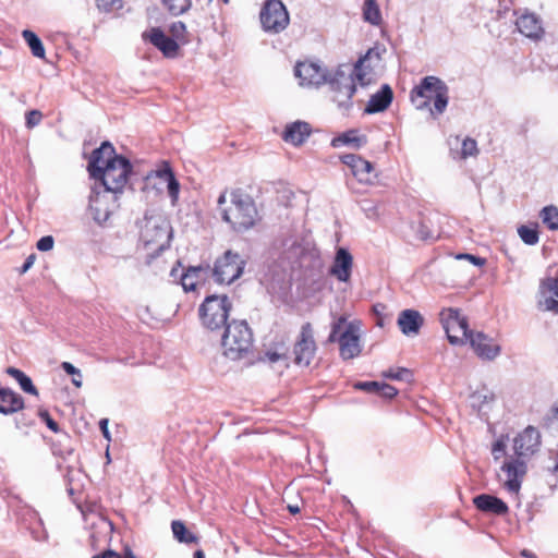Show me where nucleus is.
<instances>
[{
    "label": "nucleus",
    "mask_w": 558,
    "mask_h": 558,
    "mask_svg": "<svg viewBox=\"0 0 558 558\" xmlns=\"http://www.w3.org/2000/svg\"><path fill=\"white\" fill-rule=\"evenodd\" d=\"M367 143L365 135H361L357 130H349L331 141V146L335 148L343 145L351 146L353 148H361Z\"/></svg>",
    "instance_id": "nucleus-27"
},
{
    "label": "nucleus",
    "mask_w": 558,
    "mask_h": 558,
    "mask_svg": "<svg viewBox=\"0 0 558 558\" xmlns=\"http://www.w3.org/2000/svg\"><path fill=\"white\" fill-rule=\"evenodd\" d=\"M227 202V198H226V192L221 193L218 197V207L222 210V205H225Z\"/></svg>",
    "instance_id": "nucleus-57"
},
{
    "label": "nucleus",
    "mask_w": 558,
    "mask_h": 558,
    "mask_svg": "<svg viewBox=\"0 0 558 558\" xmlns=\"http://www.w3.org/2000/svg\"><path fill=\"white\" fill-rule=\"evenodd\" d=\"M173 536L180 543L192 544L197 543L198 538L193 533L186 530V526L182 521L175 520L171 523Z\"/></svg>",
    "instance_id": "nucleus-32"
},
{
    "label": "nucleus",
    "mask_w": 558,
    "mask_h": 558,
    "mask_svg": "<svg viewBox=\"0 0 558 558\" xmlns=\"http://www.w3.org/2000/svg\"><path fill=\"white\" fill-rule=\"evenodd\" d=\"M371 53H372V50H368L364 57L360 58L356 61V63L354 64L353 68L343 65L347 71V74H352L353 82L355 84L359 83L361 86H366L371 83V78L368 77L369 73H367L365 71V65H364L366 60L369 58Z\"/></svg>",
    "instance_id": "nucleus-28"
},
{
    "label": "nucleus",
    "mask_w": 558,
    "mask_h": 558,
    "mask_svg": "<svg viewBox=\"0 0 558 558\" xmlns=\"http://www.w3.org/2000/svg\"><path fill=\"white\" fill-rule=\"evenodd\" d=\"M316 350L312 325L305 323L302 325L293 347L294 363L299 366H308L315 356Z\"/></svg>",
    "instance_id": "nucleus-13"
},
{
    "label": "nucleus",
    "mask_w": 558,
    "mask_h": 558,
    "mask_svg": "<svg viewBox=\"0 0 558 558\" xmlns=\"http://www.w3.org/2000/svg\"><path fill=\"white\" fill-rule=\"evenodd\" d=\"M310 134L311 128L308 123L303 121H295L286 126L282 138L287 143L299 146L305 142Z\"/></svg>",
    "instance_id": "nucleus-25"
},
{
    "label": "nucleus",
    "mask_w": 558,
    "mask_h": 558,
    "mask_svg": "<svg viewBox=\"0 0 558 558\" xmlns=\"http://www.w3.org/2000/svg\"><path fill=\"white\" fill-rule=\"evenodd\" d=\"M466 342L470 343L476 355L485 361L495 360L501 351L500 345L482 331H473Z\"/></svg>",
    "instance_id": "nucleus-18"
},
{
    "label": "nucleus",
    "mask_w": 558,
    "mask_h": 558,
    "mask_svg": "<svg viewBox=\"0 0 558 558\" xmlns=\"http://www.w3.org/2000/svg\"><path fill=\"white\" fill-rule=\"evenodd\" d=\"M294 75L303 86H319L328 82V72L318 63L312 61L298 62Z\"/></svg>",
    "instance_id": "nucleus-16"
},
{
    "label": "nucleus",
    "mask_w": 558,
    "mask_h": 558,
    "mask_svg": "<svg viewBox=\"0 0 558 558\" xmlns=\"http://www.w3.org/2000/svg\"><path fill=\"white\" fill-rule=\"evenodd\" d=\"M122 558H136V556L134 555L130 547H125L124 556Z\"/></svg>",
    "instance_id": "nucleus-58"
},
{
    "label": "nucleus",
    "mask_w": 558,
    "mask_h": 558,
    "mask_svg": "<svg viewBox=\"0 0 558 558\" xmlns=\"http://www.w3.org/2000/svg\"><path fill=\"white\" fill-rule=\"evenodd\" d=\"M170 31L174 37L179 38L185 33V24L182 22H175L171 25Z\"/></svg>",
    "instance_id": "nucleus-52"
},
{
    "label": "nucleus",
    "mask_w": 558,
    "mask_h": 558,
    "mask_svg": "<svg viewBox=\"0 0 558 558\" xmlns=\"http://www.w3.org/2000/svg\"><path fill=\"white\" fill-rule=\"evenodd\" d=\"M434 99L432 114H441L449 101V88L444 81L436 76H426L411 92V100L417 109L426 108L429 100Z\"/></svg>",
    "instance_id": "nucleus-4"
},
{
    "label": "nucleus",
    "mask_w": 558,
    "mask_h": 558,
    "mask_svg": "<svg viewBox=\"0 0 558 558\" xmlns=\"http://www.w3.org/2000/svg\"><path fill=\"white\" fill-rule=\"evenodd\" d=\"M328 341H338L339 353L343 360H352L359 356L362 352L360 324L357 322L347 323L345 317L340 316L331 325Z\"/></svg>",
    "instance_id": "nucleus-6"
},
{
    "label": "nucleus",
    "mask_w": 558,
    "mask_h": 558,
    "mask_svg": "<svg viewBox=\"0 0 558 558\" xmlns=\"http://www.w3.org/2000/svg\"><path fill=\"white\" fill-rule=\"evenodd\" d=\"M246 260L239 253L228 250L215 260L211 276L219 284H231L243 275Z\"/></svg>",
    "instance_id": "nucleus-8"
},
{
    "label": "nucleus",
    "mask_w": 558,
    "mask_h": 558,
    "mask_svg": "<svg viewBox=\"0 0 558 558\" xmlns=\"http://www.w3.org/2000/svg\"><path fill=\"white\" fill-rule=\"evenodd\" d=\"M439 319L451 344L462 345L466 343L473 330L469 328L468 319L461 315L460 310L444 308L439 313Z\"/></svg>",
    "instance_id": "nucleus-9"
},
{
    "label": "nucleus",
    "mask_w": 558,
    "mask_h": 558,
    "mask_svg": "<svg viewBox=\"0 0 558 558\" xmlns=\"http://www.w3.org/2000/svg\"><path fill=\"white\" fill-rule=\"evenodd\" d=\"M35 258V254H31L29 256H27L23 266L20 269V272L25 274L34 265Z\"/></svg>",
    "instance_id": "nucleus-53"
},
{
    "label": "nucleus",
    "mask_w": 558,
    "mask_h": 558,
    "mask_svg": "<svg viewBox=\"0 0 558 558\" xmlns=\"http://www.w3.org/2000/svg\"><path fill=\"white\" fill-rule=\"evenodd\" d=\"M120 0H96L97 7L106 12L111 11Z\"/></svg>",
    "instance_id": "nucleus-49"
},
{
    "label": "nucleus",
    "mask_w": 558,
    "mask_h": 558,
    "mask_svg": "<svg viewBox=\"0 0 558 558\" xmlns=\"http://www.w3.org/2000/svg\"><path fill=\"white\" fill-rule=\"evenodd\" d=\"M477 153L478 149L475 140L468 137L462 142L461 155L463 158L475 156Z\"/></svg>",
    "instance_id": "nucleus-39"
},
{
    "label": "nucleus",
    "mask_w": 558,
    "mask_h": 558,
    "mask_svg": "<svg viewBox=\"0 0 558 558\" xmlns=\"http://www.w3.org/2000/svg\"><path fill=\"white\" fill-rule=\"evenodd\" d=\"M542 289L545 292H548L549 295L558 300V279L548 278L542 284Z\"/></svg>",
    "instance_id": "nucleus-42"
},
{
    "label": "nucleus",
    "mask_w": 558,
    "mask_h": 558,
    "mask_svg": "<svg viewBox=\"0 0 558 558\" xmlns=\"http://www.w3.org/2000/svg\"><path fill=\"white\" fill-rule=\"evenodd\" d=\"M363 17L372 25L380 24L381 13L376 0H364Z\"/></svg>",
    "instance_id": "nucleus-33"
},
{
    "label": "nucleus",
    "mask_w": 558,
    "mask_h": 558,
    "mask_svg": "<svg viewBox=\"0 0 558 558\" xmlns=\"http://www.w3.org/2000/svg\"><path fill=\"white\" fill-rule=\"evenodd\" d=\"M473 504L480 511L494 515H505L509 511V507L504 500L488 494L475 496Z\"/></svg>",
    "instance_id": "nucleus-22"
},
{
    "label": "nucleus",
    "mask_w": 558,
    "mask_h": 558,
    "mask_svg": "<svg viewBox=\"0 0 558 558\" xmlns=\"http://www.w3.org/2000/svg\"><path fill=\"white\" fill-rule=\"evenodd\" d=\"M501 471L506 474L505 488L509 493L518 494L526 474V463L519 457L511 458L504 462Z\"/></svg>",
    "instance_id": "nucleus-17"
},
{
    "label": "nucleus",
    "mask_w": 558,
    "mask_h": 558,
    "mask_svg": "<svg viewBox=\"0 0 558 558\" xmlns=\"http://www.w3.org/2000/svg\"><path fill=\"white\" fill-rule=\"evenodd\" d=\"M522 555L525 556V557H529V558H533L534 557V555L531 551L526 550V549H524L522 551Z\"/></svg>",
    "instance_id": "nucleus-62"
},
{
    "label": "nucleus",
    "mask_w": 558,
    "mask_h": 558,
    "mask_svg": "<svg viewBox=\"0 0 558 558\" xmlns=\"http://www.w3.org/2000/svg\"><path fill=\"white\" fill-rule=\"evenodd\" d=\"M557 415H558V408L556 409Z\"/></svg>",
    "instance_id": "nucleus-63"
},
{
    "label": "nucleus",
    "mask_w": 558,
    "mask_h": 558,
    "mask_svg": "<svg viewBox=\"0 0 558 558\" xmlns=\"http://www.w3.org/2000/svg\"><path fill=\"white\" fill-rule=\"evenodd\" d=\"M22 36L26 44L28 45L32 53L36 58L44 59L45 58V48L40 40V38L32 31L25 29L22 33Z\"/></svg>",
    "instance_id": "nucleus-31"
},
{
    "label": "nucleus",
    "mask_w": 558,
    "mask_h": 558,
    "mask_svg": "<svg viewBox=\"0 0 558 558\" xmlns=\"http://www.w3.org/2000/svg\"><path fill=\"white\" fill-rule=\"evenodd\" d=\"M393 98L392 89L389 85L384 84L381 88L371 96L368 104L365 108L366 113H377L386 110L391 104Z\"/></svg>",
    "instance_id": "nucleus-24"
},
{
    "label": "nucleus",
    "mask_w": 558,
    "mask_h": 558,
    "mask_svg": "<svg viewBox=\"0 0 558 558\" xmlns=\"http://www.w3.org/2000/svg\"><path fill=\"white\" fill-rule=\"evenodd\" d=\"M518 233L521 240L527 245H535L538 243L539 235L537 228H531L527 226H521L518 228Z\"/></svg>",
    "instance_id": "nucleus-36"
},
{
    "label": "nucleus",
    "mask_w": 558,
    "mask_h": 558,
    "mask_svg": "<svg viewBox=\"0 0 558 558\" xmlns=\"http://www.w3.org/2000/svg\"><path fill=\"white\" fill-rule=\"evenodd\" d=\"M140 236L146 247L156 245V253L160 254L170 246L172 231L161 215L146 214L141 225Z\"/></svg>",
    "instance_id": "nucleus-7"
},
{
    "label": "nucleus",
    "mask_w": 558,
    "mask_h": 558,
    "mask_svg": "<svg viewBox=\"0 0 558 558\" xmlns=\"http://www.w3.org/2000/svg\"><path fill=\"white\" fill-rule=\"evenodd\" d=\"M39 417L46 423L47 427L51 432L58 433L60 430L58 423L50 416L47 410H40Z\"/></svg>",
    "instance_id": "nucleus-43"
},
{
    "label": "nucleus",
    "mask_w": 558,
    "mask_h": 558,
    "mask_svg": "<svg viewBox=\"0 0 558 558\" xmlns=\"http://www.w3.org/2000/svg\"><path fill=\"white\" fill-rule=\"evenodd\" d=\"M288 510L292 513V514H296L300 512V507L299 506H288Z\"/></svg>",
    "instance_id": "nucleus-59"
},
{
    "label": "nucleus",
    "mask_w": 558,
    "mask_h": 558,
    "mask_svg": "<svg viewBox=\"0 0 558 558\" xmlns=\"http://www.w3.org/2000/svg\"><path fill=\"white\" fill-rule=\"evenodd\" d=\"M54 244V240L51 235H45L40 238L36 244L37 250L41 252H47L52 250Z\"/></svg>",
    "instance_id": "nucleus-46"
},
{
    "label": "nucleus",
    "mask_w": 558,
    "mask_h": 558,
    "mask_svg": "<svg viewBox=\"0 0 558 558\" xmlns=\"http://www.w3.org/2000/svg\"><path fill=\"white\" fill-rule=\"evenodd\" d=\"M43 113L39 110H31L26 112L25 124L28 129H33L40 123Z\"/></svg>",
    "instance_id": "nucleus-41"
},
{
    "label": "nucleus",
    "mask_w": 558,
    "mask_h": 558,
    "mask_svg": "<svg viewBox=\"0 0 558 558\" xmlns=\"http://www.w3.org/2000/svg\"><path fill=\"white\" fill-rule=\"evenodd\" d=\"M89 175L112 194H121L132 172L130 160L116 154L110 142H104L96 148L87 166Z\"/></svg>",
    "instance_id": "nucleus-1"
},
{
    "label": "nucleus",
    "mask_w": 558,
    "mask_h": 558,
    "mask_svg": "<svg viewBox=\"0 0 558 558\" xmlns=\"http://www.w3.org/2000/svg\"><path fill=\"white\" fill-rule=\"evenodd\" d=\"M210 269L209 265L206 267L196 266L190 267L185 272L180 275L181 284L184 291H194L202 272H206Z\"/></svg>",
    "instance_id": "nucleus-29"
},
{
    "label": "nucleus",
    "mask_w": 558,
    "mask_h": 558,
    "mask_svg": "<svg viewBox=\"0 0 558 558\" xmlns=\"http://www.w3.org/2000/svg\"><path fill=\"white\" fill-rule=\"evenodd\" d=\"M61 368L69 375L72 376V384L76 387V388H81L82 387V373L81 371L75 367L72 363L70 362H62L61 363Z\"/></svg>",
    "instance_id": "nucleus-38"
},
{
    "label": "nucleus",
    "mask_w": 558,
    "mask_h": 558,
    "mask_svg": "<svg viewBox=\"0 0 558 558\" xmlns=\"http://www.w3.org/2000/svg\"><path fill=\"white\" fill-rule=\"evenodd\" d=\"M232 303L226 294H211L205 298L198 307L202 326L209 331H223L228 322Z\"/></svg>",
    "instance_id": "nucleus-5"
},
{
    "label": "nucleus",
    "mask_w": 558,
    "mask_h": 558,
    "mask_svg": "<svg viewBox=\"0 0 558 558\" xmlns=\"http://www.w3.org/2000/svg\"><path fill=\"white\" fill-rule=\"evenodd\" d=\"M504 453L505 452V444L500 440L496 441L493 446V454L495 457V459H498L499 457L497 456V453Z\"/></svg>",
    "instance_id": "nucleus-56"
},
{
    "label": "nucleus",
    "mask_w": 558,
    "mask_h": 558,
    "mask_svg": "<svg viewBox=\"0 0 558 558\" xmlns=\"http://www.w3.org/2000/svg\"><path fill=\"white\" fill-rule=\"evenodd\" d=\"M99 427H100V430H101L104 437L107 438L108 440H110V434H109V429H108V418H101L99 422Z\"/></svg>",
    "instance_id": "nucleus-55"
},
{
    "label": "nucleus",
    "mask_w": 558,
    "mask_h": 558,
    "mask_svg": "<svg viewBox=\"0 0 558 558\" xmlns=\"http://www.w3.org/2000/svg\"><path fill=\"white\" fill-rule=\"evenodd\" d=\"M231 205L222 209V219L236 232H242L254 227L257 219V209L254 201L241 190H234L230 194Z\"/></svg>",
    "instance_id": "nucleus-3"
},
{
    "label": "nucleus",
    "mask_w": 558,
    "mask_h": 558,
    "mask_svg": "<svg viewBox=\"0 0 558 558\" xmlns=\"http://www.w3.org/2000/svg\"><path fill=\"white\" fill-rule=\"evenodd\" d=\"M379 381H357L354 384V388L357 390L365 391L367 393H375L377 395L378 389H380Z\"/></svg>",
    "instance_id": "nucleus-40"
},
{
    "label": "nucleus",
    "mask_w": 558,
    "mask_h": 558,
    "mask_svg": "<svg viewBox=\"0 0 558 558\" xmlns=\"http://www.w3.org/2000/svg\"><path fill=\"white\" fill-rule=\"evenodd\" d=\"M24 408L22 396L10 388L0 389V413L4 415L13 414Z\"/></svg>",
    "instance_id": "nucleus-26"
},
{
    "label": "nucleus",
    "mask_w": 558,
    "mask_h": 558,
    "mask_svg": "<svg viewBox=\"0 0 558 558\" xmlns=\"http://www.w3.org/2000/svg\"><path fill=\"white\" fill-rule=\"evenodd\" d=\"M397 393H398L397 388H395L393 386L386 384V383L380 384V389H378V392H377V395L381 396L385 399H391L395 396H397Z\"/></svg>",
    "instance_id": "nucleus-44"
},
{
    "label": "nucleus",
    "mask_w": 558,
    "mask_h": 558,
    "mask_svg": "<svg viewBox=\"0 0 558 558\" xmlns=\"http://www.w3.org/2000/svg\"><path fill=\"white\" fill-rule=\"evenodd\" d=\"M223 355L231 361L245 359L253 348V332L246 320L233 319L221 335Z\"/></svg>",
    "instance_id": "nucleus-2"
},
{
    "label": "nucleus",
    "mask_w": 558,
    "mask_h": 558,
    "mask_svg": "<svg viewBox=\"0 0 558 558\" xmlns=\"http://www.w3.org/2000/svg\"><path fill=\"white\" fill-rule=\"evenodd\" d=\"M143 38L159 49L165 57H177L179 51L178 43L173 38L167 36L159 27L150 28L149 32L143 34Z\"/></svg>",
    "instance_id": "nucleus-20"
},
{
    "label": "nucleus",
    "mask_w": 558,
    "mask_h": 558,
    "mask_svg": "<svg viewBox=\"0 0 558 558\" xmlns=\"http://www.w3.org/2000/svg\"><path fill=\"white\" fill-rule=\"evenodd\" d=\"M403 374H409V371L405 368H402L398 372L390 371L389 373L386 374V377L391 378V379H402Z\"/></svg>",
    "instance_id": "nucleus-54"
},
{
    "label": "nucleus",
    "mask_w": 558,
    "mask_h": 558,
    "mask_svg": "<svg viewBox=\"0 0 558 558\" xmlns=\"http://www.w3.org/2000/svg\"><path fill=\"white\" fill-rule=\"evenodd\" d=\"M458 259H468V262H471L475 266H483L485 264V259L472 254L462 253L457 255Z\"/></svg>",
    "instance_id": "nucleus-48"
},
{
    "label": "nucleus",
    "mask_w": 558,
    "mask_h": 558,
    "mask_svg": "<svg viewBox=\"0 0 558 558\" xmlns=\"http://www.w3.org/2000/svg\"><path fill=\"white\" fill-rule=\"evenodd\" d=\"M88 207L95 221L98 223L105 222L118 208V194H112L111 191L106 189L97 191V187H94L89 195Z\"/></svg>",
    "instance_id": "nucleus-12"
},
{
    "label": "nucleus",
    "mask_w": 558,
    "mask_h": 558,
    "mask_svg": "<svg viewBox=\"0 0 558 558\" xmlns=\"http://www.w3.org/2000/svg\"><path fill=\"white\" fill-rule=\"evenodd\" d=\"M166 175H168V180L165 182L167 183L168 194L171 198L172 205H175L179 199L180 184L175 179L174 173L167 172Z\"/></svg>",
    "instance_id": "nucleus-37"
},
{
    "label": "nucleus",
    "mask_w": 558,
    "mask_h": 558,
    "mask_svg": "<svg viewBox=\"0 0 558 558\" xmlns=\"http://www.w3.org/2000/svg\"><path fill=\"white\" fill-rule=\"evenodd\" d=\"M259 19L263 29L271 34L282 32L290 22L288 10L280 0H267L260 10Z\"/></svg>",
    "instance_id": "nucleus-10"
},
{
    "label": "nucleus",
    "mask_w": 558,
    "mask_h": 558,
    "mask_svg": "<svg viewBox=\"0 0 558 558\" xmlns=\"http://www.w3.org/2000/svg\"><path fill=\"white\" fill-rule=\"evenodd\" d=\"M342 163L351 169L352 174L360 183L374 184L377 173L373 163L355 154H345L340 157Z\"/></svg>",
    "instance_id": "nucleus-14"
},
{
    "label": "nucleus",
    "mask_w": 558,
    "mask_h": 558,
    "mask_svg": "<svg viewBox=\"0 0 558 558\" xmlns=\"http://www.w3.org/2000/svg\"><path fill=\"white\" fill-rule=\"evenodd\" d=\"M539 304L545 311L558 313V300L553 298V295L545 296Z\"/></svg>",
    "instance_id": "nucleus-45"
},
{
    "label": "nucleus",
    "mask_w": 558,
    "mask_h": 558,
    "mask_svg": "<svg viewBox=\"0 0 558 558\" xmlns=\"http://www.w3.org/2000/svg\"><path fill=\"white\" fill-rule=\"evenodd\" d=\"M170 277H172V278H174V279L179 277V269H178V267H173V268L171 269V271H170Z\"/></svg>",
    "instance_id": "nucleus-60"
},
{
    "label": "nucleus",
    "mask_w": 558,
    "mask_h": 558,
    "mask_svg": "<svg viewBox=\"0 0 558 558\" xmlns=\"http://www.w3.org/2000/svg\"><path fill=\"white\" fill-rule=\"evenodd\" d=\"M327 83L335 93L333 101L338 107L349 109L352 106L351 99L356 92L352 74H347L344 66L340 65Z\"/></svg>",
    "instance_id": "nucleus-11"
},
{
    "label": "nucleus",
    "mask_w": 558,
    "mask_h": 558,
    "mask_svg": "<svg viewBox=\"0 0 558 558\" xmlns=\"http://www.w3.org/2000/svg\"><path fill=\"white\" fill-rule=\"evenodd\" d=\"M193 558H205V554L203 550L198 549L194 553Z\"/></svg>",
    "instance_id": "nucleus-61"
},
{
    "label": "nucleus",
    "mask_w": 558,
    "mask_h": 558,
    "mask_svg": "<svg viewBox=\"0 0 558 558\" xmlns=\"http://www.w3.org/2000/svg\"><path fill=\"white\" fill-rule=\"evenodd\" d=\"M7 373L19 383L23 391L34 396L38 395V390L33 385L31 377H28L24 372L15 367H8Z\"/></svg>",
    "instance_id": "nucleus-30"
},
{
    "label": "nucleus",
    "mask_w": 558,
    "mask_h": 558,
    "mask_svg": "<svg viewBox=\"0 0 558 558\" xmlns=\"http://www.w3.org/2000/svg\"><path fill=\"white\" fill-rule=\"evenodd\" d=\"M266 357L270 363H276L280 360L287 359V352H278V351H267Z\"/></svg>",
    "instance_id": "nucleus-51"
},
{
    "label": "nucleus",
    "mask_w": 558,
    "mask_h": 558,
    "mask_svg": "<svg viewBox=\"0 0 558 558\" xmlns=\"http://www.w3.org/2000/svg\"><path fill=\"white\" fill-rule=\"evenodd\" d=\"M173 173L168 162H165L163 166L155 171L157 178L161 181L166 182L168 180V175L166 173Z\"/></svg>",
    "instance_id": "nucleus-50"
},
{
    "label": "nucleus",
    "mask_w": 558,
    "mask_h": 558,
    "mask_svg": "<svg viewBox=\"0 0 558 558\" xmlns=\"http://www.w3.org/2000/svg\"><path fill=\"white\" fill-rule=\"evenodd\" d=\"M543 222L550 229H558V208L555 206H546L541 211Z\"/></svg>",
    "instance_id": "nucleus-34"
},
{
    "label": "nucleus",
    "mask_w": 558,
    "mask_h": 558,
    "mask_svg": "<svg viewBox=\"0 0 558 558\" xmlns=\"http://www.w3.org/2000/svg\"><path fill=\"white\" fill-rule=\"evenodd\" d=\"M362 209L366 214L367 218H376L378 216L377 206L371 201H363Z\"/></svg>",
    "instance_id": "nucleus-47"
},
{
    "label": "nucleus",
    "mask_w": 558,
    "mask_h": 558,
    "mask_svg": "<svg viewBox=\"0 0 558 558\" xmlns=\"http://www.w3.org/2000/svg\"><path fill=\"white\" fill-rule=\"evenodd\" d=\"M517 15V29L525 37L532 40H539L544 34L543 22L539 16L526 9L514 11Z\"/></svg>",
    "instance_id": "nucleus-15"
},
{
    "label": "nucleus",
    "mask_w": 558,
    "mask_h": 558,
    "mask_svg": "<svg viewBox=\"0 0 558 558\" xmlns=\"http://www.w3.org/2000/svg\"><path fill=\"white\" fill-rule=\"evenodd\" d=\"M397 323L403 335L416 336L424 324V318L418 311L408 308L400 312Z\"/></svg>",
    "instance_id": "nucleus-23"
},
{
    "label": "nucleus",
    "mask_w": 558,
    "mask_h": 558,
    "mask_svg": "<svg viewBox=\"0 0 558 558\" xmlns=\"http://www.w3.org/2000/svg\"><path fill=\"white\" fill-rule=\"evenodd\" d=\"M353 257L351 253L343 247H339L329 274L341 282H349L352 274Z\"/></svg>",
    "instance_id": "nucleus-21"
},
{
    "label": "nucleus",
    "mask_w": 558,
    "mask_h": 558,
    "mask_svg": "<svg viewBox=\"0 0 558 558\" xmlns=\"http://www.w3.org/2000/svg\"><path fill=\"white\" fill-rule=\"evenodd\" d=\"M162 2L172 15L185 13L192 4L191 0H162Z\"/></svg>",
    "instance_id": "nucleus-35"
},
{
    "label": "nucleus",
    "mask_w": 558,
    "mask_h": 558,
    "mask_svg": "<svg viewBox=\"0 0 558 558\" xmlns=\"http://www.w3.org/2000/svg\"><path fill=\"white\" fill-rule=\"evenodd\" d=\"M541 445V434L533 427L527 426L513 440L514 453L519 458H526L534 454Z\"/></svg>",
    "instance_id": "nucleus-19"
}]
</instances>
